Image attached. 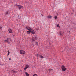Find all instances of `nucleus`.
<instances>
[{"mask_svg": "<svg viewBox=\"0 0 76 76\" xmlns=\"http://www.w3.org/2000/svg\"><path fill=\"white\" fill-rule=\"evenodd\" d=\"M26 29L28 30L27 31V34H29L30 33H31L32 34H35V31L33 29H32L31 28L27 26L26 27Z\"/></svg>", "mask_w": 76, "mask_h": 76, "instance_id": "f257e3e1", "label": "nucleus"}, {"mask_svg": "<svg viewBox=\"0 0 76 76\" xmlns=\"http://www.w3.org/2000/svg\"><path fill=\"white\" fill-rule=\"evenodd\" d=\"M12 41V39H11V38H8L7 40H6L4 41V42H7L8 44H10V42H11V41Z\"/></svg>", "mask_w": 76, "mask_h": 76, "instance_id": "f03ea898", "label": "nucleus"}, {"mask_svg": "<svg viewBox=\"0 0 76 76\" xmlns=\"http://www.w3.org/2000/svg\"><path fill=\"white\" fill-rule=\"evenodd\" d=\"M61 68L63 71H66V70H67L66 68L64 66H61Z\"/></svg>", "mask_w": 76, "mask_h": 76, "instance_id": "7ed1b4c3", "label": "nucleus"}, {"mask_svg": "<svg viewBox=\"0 0 76 76\" xmlns=\"http://www.w3.org/2000/svg\"><path fill=\"white\" fill-rule=\"evenodd\" d=\"M17 7H18V9L20 10V9H22L23 7V6L20 5H17Z\"/></svg>", "mask_w": 76, "mask_h": 76, "instance_id": "20e7f679", "label": "nucleus"}, {"mask_svg": "<svg viewBox=\"0 0 76 76\" xmlns=\"http://www.w3.org/2000/svg\"><path fill=\"white\" fill-rule=\"evenodd\" d=\"M20 54H25V51L21 50L20 51Z\"/></svg>", "mask_w": 76, "mask_h": 76, "instance_id": "39448f33", "label": "nucleus"}, {"mask_svg": "<svg viewBox=\"0 0 76 76\" xmlns=\"http://www.w3.org/2000/svg\"><path fill=\"white\" fill-rule=\"evenodd\" d=\"M31 39H32V41H36L37 38L33 37L31 38Z\"/></svg>", "mask_w": 76, "mask_h": 76, "instance_id": "423d86ee", "label": "nucleus"}, {"mask_svg": "<svg viewBox=\"0 0 76 76\" xmlns=\"http://www.w3.org/2000/svg\"><path fill=\"white\" fill-rule=\"evenodd\" d=\"M29 67V65H26V67H25L24 68V70H26V69H28V68Z\"/></svg>", "mask_w": 76, "mask_h": 76, "instance_id": "0eeeda50", "label": "nucleus"}, {"mask_svg": "<svg viewBox=\"0 0 76 76\" xmlns=\"http://www.w3.org/2000/svg\"><path fill=\"white\" fill-rule=\"evenodd\" d=\"M8 31H9V33H12V30L10 28H9L8 29Z\"/></svg>", "mask_w": 76, "mask_h": 76, "instance_id": "6e6552de", "label": "nucleus"}, {"mask_svg": "<svg viewBox=\"0 0 76 76\" xmlns=\"http://www.w3.org/2000/svg\"><path fill=\"white\" fill-rule=\"evenodd\" d=\"M48 19H51V18H52V16L49 15L48 16Z\"/></svg>", "mask_w": 76, "mask_h": 76, "instance_id": "1a4fd4ad", "label": "nucleus"}, {"mask_svg": "<svg viewBox=\"0 0 76 76\" xmlns=\"http://www.w3.org/2000/svg\"><path fill=\"white\" fill-rule=\"evenodd\" d=\"M25 74L26 76H29V74L27 73L26 72H25Z\"/></svg>", "mask_w": 76, "mask_h": 76, "instance_id": "9d476101", "label": "nucleus"}, {"mask_svg": "<svg viewBox=\"0 0 76 76\" xmlns=\"http://www.w3.org/2000/svg\"><path fill=\"white\" fill-rule=\"evenodd\" d=\"M59 34L60 35H62L63 34V32H59Z\"/></svg>", "mask_w": 76, "mask_h": 76, "instance_id": "9b49d317", "label": "nucleus"}, {"mask_svg": "<svg viewBox=\"0 0 76 76\" xmlns=\"http://www.w3.org/2000/svg\"><path fill=\"white\" fill-rule=\"evenodd\" d=\"M39 57H40V58H44V57L43 56H42L41 55L39 56Z\"/></svg>", "mask_w": 76, "mask_h": 76, "instance_id": "f8f14e48", "label": "nucleus"}, {"mask_svg": "<svg viewBox=\"0 0 76 76\" xmlns=\"http://www.w3.org/2000/svg\"><path fill=\"white\" fill-rule=\"evenodd\" d=\"M56 26H57V27H58V28H60V26L59 25V24H57L56 25Z\"/></svg>", "mask_w": 76, "mask_h": 76, "instance_id": "ddd939ff", "label": "nucleus"}, {"mask_svg": "<svg viewBox=\"0 0 76 76\" xmlns=\"http://www.w3.org/2000/svg\"><path fill=\"white\" fill-rule=\"evenodd\" d=\"M38 75H37V74H34V75H33V76H37Z\"/></svg>", "mask_w": 76, "mask_h": 76, "instance_id": "4468645a", "label": "nucleus"}, {"mask_svg": "<svg viewBox=\"0 0 76 76\" xmlns=\"http://www.w3.org/2000/svg\"><path fill=\"white\" fill-rule=\"evenodd\" d=\"M10 54V52H9V50L8 51V55H9V54Z\"/></svg>", "mask_w": 76, "mask_h": 76, "instance_id": "2eb2a0df", "label": "nucleus"}, {"mask_svg": "<svg viewBox=\"0 0 76 76\" xmlns=\"http://www.w3.org/2000/svg\"><path fill=\"white\" fill-rule=\"evenodd\" d=\"M8 11H7V12L6 13V15H7V14H8Z\"/></svg>", "mask_w": 76, "mask_h": 76, "instance_id": "dca6fc26", "label": "nucleus"}, {"mask_svg": "<svg viewBox=\"0 0 76 76\" xmlns=\"http://www.w3.org/2000/svg\"><path fill=\"white\" fill-rule=\"evenodd\" d=\"M39 56H40V55H39L38 54L37 55V57H39Z\"/></svg>", "mask_w": 76, "mask_h": 76, "instance_id": "f3484780", "label": "nucleus"}, {"mask_svg": "<svg viewBox=\"0 0 76 76\" xmlns=\"http://www.w3.org/2000/svg\"><path fill=\"white\" fill-rule=\"evenodd\" d=\"M57 17L56 16L55 17V19H57Z\"/></svg>", "mask_w": 76, "mask_h": 76, "instance_id": "a211bd4d", "label": "nucleus"}, {"mask_svg": "<svg viewBox=\"0 0 76 76\" xmlns=\"http://www.w3.org/2000/svg\"><path fill=\"white\" fill-rule=\"evenodd\" d=\"M36 44L37 45H38V42H36Z\"/></svg>", "mask_w": 76, "mask_h": 76, "instance_id": "6ab92c4d", "label": "nucleus"}, {"mask_svg": "<svg viewBox=\"0 0 76 76\" xmlns=\"http://www.w3.org/2000/svg\"><path fill=\"white\" fill-rule=\"evenodd\" d=\"M53 69H49V72L50 71H51V70H52Z\"/></svg>", "mask_w": 76, "mask_h": 76, "instance_id": "aec40b11", "label": "nucleus"}, {"mask_svg": "<svg viewBox=\"0 0 76 76\" xmlns=\"http://www.w3.org/2000/svg\"><path fill=\"white\" fill-rule=\"evenodd\" d=\"M9 60H11V58H9Z\"/></svg>", "mask_w": 76, "mask_h": 76, "instance_id": "412c9836", "label": "nucleus"}, {"mask_svg": "<svg viewBox=\"0 0 76 76\" xmlns=\"http://www.w3.org/2000/svg\"><path fill=\"white\" fill-rule=\"evenodd\" d=\"M38 30H39V29H38H38H37V31H38Z\"/></svg>", "mask_w": 76, "mask_h": 76, "instance_id": "4be33fe9", "label": "nucleus"}, {"mask_svg": "<svg viewBox=\"0 0 76 76\" xmlns=\"http://www.w3.org/2000/svg\"><path fill=\"white\" fill-rule=\"evenodd\" d=\"M16 72V71H15V72Z\"/></svg>", "mask_w": 76, "mask_h": 76, "instance_id": "5701e85b", "label": "nucleus"}, {"mask_svg": "<svg viewBox=\"0 0 76 76\" xmlns=\"http://www.w3.org/2000/svg\"><path fill=\"white\" fill-rule=\"evenodd\" d=\"M1 27H0V29H1Z\"/></svg>", "mask_w": 76, "mask_h": 76, "instance_id": "b1692460", "label": "nucleus"}, {"mask_svg": "<svg viewBox=\"0 0 76 76\" xmlns=\"http://www.w3.org/2000/svg\"><path fill=\"white\" fill-rule=\"evenodd\" d=\"M9 55H8H8H7V56H8Z\"/></svg>", "mask_w": 76, "mask_h": 76, "instance_id": "393cba45", "label": "nucleus"}]
</instances>
